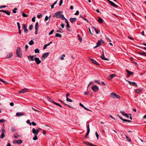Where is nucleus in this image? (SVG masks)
<instances>
[{"label":"nucleus","mask_w":146,"mask_h":146,"mask_svg":"<svg viewBox=\"0 0 146 146\" xmlns=\"http://www.w3.org/2000/svg\"><path fill=\"white\" fill-rule=\"evenodd\" d=\"M90 60L92 63L95 64H96L97 65H99V64L98 63V62H97L96 61L94 60L93 59H92L91 58H90Z\"/></svg>","instance_id":"ddd939ff"},{"label":"nucleus","mask_w":146,"mask_h":146,"mask_svg":"<svg viewBox=\"0 0 146 146\" xmlns=\"http://www.w3.org/2000/svg\"><path fill=\"white\" fill-rule=\"evenodd\" d=\"M31 124H32L33 126H35L36 125V123L34 121H33L31 123Z\"/></svg>","instance_id":"6e6d98bb"},{"label":"nucleus","mask_w":146,"mask_h":146,"mask_svg":"<svg viewBox=\"0 0 146 146\" xmlns=\"http://www.w3.org/2000/svg\"><path fill=\"white\" fill-rule=\"evenodd\" d=\"M28 47H29L28 46L27 44H26L25 45V50H27V49L28 48Z\"/></svg>","instance_id":"0e129e2a"},{"label":"nucleus","mask_w":146,"mask_h":146,"mask_svg":"<svg viewBox=\"0 0 146 146\" xmlns=\"http://www.w3.org/2000/svg\"><path fill=\"white\" fill-rule=\"evenodd\" d=\"M120 112L121 113L126 117L127 118H128L129 117V116L128 114L127 113H125L123 111H121Z\"/></svg>","instance_id":"2eb2a0df"},{"label":"nucleus","mask_w":146,"mask_h":146,"mask_svg":"<svg viewBox=\"0 0 146 146\" xmlns=\"http://www.w3.org/2000/svg\"><path fill=\"white\" fill-rule=\"evenodd\" d=\"M35 56H29L28 57V59L29 61H33Z\"/></svg>","instance_id":"4468645a"},{"label":"nucleus","mask_w":146,"mask_h":146,"mask_svg":"<svg viewBox=\"0 0 146 146\" xmlns=\"http://www.w3.org/2000/svg\"><path fill=\"white\" fill-rule=\"evenodd\" d=\"M54 30H52L49 33V34L50 35H51L52 34V33H53V32H54Z\"/></svg>","instance_id":"8fccbe9b"},{"label":"nucleus","mask_w":146,"mask_h":146,"mask_svg":"<svg viewBox=\"0 0 146 146\" xmlns=\"http://www.w3.org/2000/svg\"><path fill=\"white\" fill-rule=\"evenodd\" d=\"M116 94L113 92H111L110 94V97L113 98H115Z\"/></svg>","instance_id":"b1692460"},{"label":"nucleus","mask_w":146,"mask_h":146,"mask_svg":"<svg viewBox=\"0 0 146 146\" xmlns=\"http://www.w3.org/2000/svg\"><path fill=\"white\" fill-rule=\"evenodd\" d=\"M123 121L124 122H131V121L126 119H123Z\"/></svg>","instance_id":"a19ab883"},{"label":"nucleus","mask_w":146,"mask_h":146,"mask_svg":"<svg viewBox=\"0 0 146 146\" xmlns=\"http://www.w3.org/2000/svg\"><path fill=\"white\" fill-rule=\"evenodd\" d=\"M62 12L61 11H58L56 13H55L54 16L56 17L57 18H58V17L60 16V15H61V13H62Z\"/></svg>","instance_id":"0eeeda50"},{"label":"nucleus","mask_w":146,"mask_h":146,"mask_svg":"<svg viewBox=\"0 0 146 146\" xmlns=\"http://www.w3.org/2000/svg\"><path fill=\"white\" fill-rule=\"evenodd\" d=\"M111 3L110 4L111 6H113V7L115 8H117L118 7V5H116L112 1L111 2Z\"/></svg>","instance_id":"5701e85b"},{"label":"nucleus","mask_w":146,"mask_h":146,"mask_svg":"<svg viewBox=\"0 0 146 146\" xmlns=\"http://www.w3.org/2000/svg\"><path fill=\"white\" fill-rule=\"evenodd\" d=\"M63 3V1L62 0H60V3H59V6H61L62 5V3Z\"/></svg>","instance_id":"13d9d810"},{"label":"nucleus","mask_w":146,"mask_h":146,"mask_svg":"<svg viewBox=\"0 0 146 146\" xmlns=\"http://www.w3.org/2000/svg\"><path fill=\"white\" fill-rule=\"evenodd\" d=\"M40 128H39L37 129H36L34 128L32 129V132L34 135H37L38 133L41 130Z\"/></svg>","instance_id":"f03ea898"},{"label":"nucleus","mask_w":146,"mask_h":146,"mask_svg":"<svg viewBox=\"0 0 146 146\" xmlns=\"http://www.w3.org/2000/svg\"><path fill=\"white\" fill-rule=\"evenodd\" d=\"M66 27H67V28H70V27L69 25V23H67V25H66Z\"/></svg>","instance_id":"e2e57ef3"},{"label":"nucleus","mask_w":146,"mask_h":146,"mask_svg":"<svg viewBox=\"0 0 146 146\" xmlns=\"http://www.w3.org/2000/svg\"><path fill=\"white\" fill-rule=\"evenodd\" d=\"M42 15L41 14H40V15H38L37 16V17L39 19H40L42 17Z\"/></svg>","instance_id":"09e8293b"},{"label":"nucleus","mask_w":146,"mask_h":146,"mask_svg":"<svg viewBox=\"0 0 146 146\" xmlns=\"http://www.w3.org/2000/svg\"><path fill=\"white\" fill-rule=\"evenodd\" d=\"M27 89L26 88H25L23 89L22 90L20 91L19 92V94H21V93H25L26 92H27Z\"/></svg>","instance_id":"dca6fc26"},{"label":"nucleus","mask_w":146,"mask_h":146,"mask_svg":"<svg viewBox=\"0 0 146 146\" xmlns=\"http://www.w3.org/2000/svg\"><path fill=\"white\" fill-rule=\"evenodd\" d=\"M21 49L19 47H17L16 50V54L17 57L21 58L22 56Z\"/></svg>","instance_id":"f257e3e1"},{"label":"nucleus","mask_w":146,"mask_h":146,"mask_svg":"<svg viewBox=\"0 0 146 146\" xmlns=\"http://www.w3.org/2000/svg\"><path fill=\"white\" fill-rule=\"evenodd\" d=\"M34 60L36 63L38 64H39L41 62V60L38 58H35Z\"/></svg>","instance_id":"6e6552de"},{"label":"nucleus","mask_w":146,"mask_h":146,"mask_svg":"<svg viewBox=\"0 0 146 146\" xmlns=\"http://www.w3.org/2000/svg\"><path fill=\"white\" fill-rule=\"evenodd\" d=\"M58 18H60L62 20H64V19H65V18L64 17V15L63 14L60 15V16L58 17Z\"/></svg>","instance_id":"a878e982"},{"label":"nucleus","mask_w":146,"mask_h":146,"mask_svg":"<svg viewBox=\"0 0 146 146\" xmlns=\"http://www.w3.org/2000/svg\"><path fill=\"white\" fill-rule=\"evenodd\" d=\"M55 36L56 37H58L60 38H61L62 37V35L61 34L58 33H56V34Z\"/></svg>","instance_id":"72a5a7b5"},{"label":"nucleus","mask_w":146,"mask_h":146,"mask_svg":"<svg viewBox=\"0 0 146 146\" xmlns=\"http://www.w3.org/2000/svg\"><path fill=\"white\" fill-rule=\"evenodd\" d=\"M22 28L24 29V32L25 33H27L28 32V30L27 29V26L25 24L22 25Z\"/></svg>","instance_id":"39448f33"},{"label":"nucleus","mask_w":146,"mask_h":146,"mask_svg":"<svg viewBox=\"0 0 146 146\" xmlns=\"http://www.w3.org/2000/svg\"><path fill=\"white\" fill-rule=\"evenodd\" d=\"M129 83V84L135 87H137V85L136 83L133 82H131L130 81H128Z\"/></svg>","instance_id":"1a4fd4ad"},{"label":"nucleus","mask_w":146,"mask_h":146,"mask_svg":"<svg viewBox=\"0 0 146 146\" xmlns=\"http://www.w3.org/2000/svg\"><path fill=\"white\" fill-rule=\"evenodd\" d=\"M76 20L77 19L75 18H71L70 19V20L72 23L75 22Z\"/></svg>","instance_id":"aec40b11"},{"label":"nucleus","mask_w":146,"mask_h":146,"mask_svg":"<svg viewBox=\"0 0 146 146\" xmlns=\"http://www.w3.org/2000/svg\"><path fill=\"white\" fill-rule=\"evenodd\" d=\"M33 28V25H31L29 27V29L30 30H32Z\"/></svg>","instance_id":"49530a36"},{"label":"nucleus","mask_w":146,"mask_h":146,"mask_svg":"<svg viewBox=\"0 0 146 146\" xmlns=\"http://www.w3.org/2000/svg\"><path fill=\"white\" fill-rule=\"evenodd\" d=\"M35 17H34L32 19V21L33 22H35Z\"/></svg>","instance_id":"864d4df0"},{"label":"nucleus","mask_w":146,"mask_h":146,"mask_svg":"<svg viewBox=\"0 0 146 146\" xmlns=\"http://www.w3.org/2000/svg\"><path fill=\"white\" fill-rule=\"evenodd\" d=\"M47 100L49 102H52L53 103H54V101L51 98L48 96H47Z\"/></svg>","instance_id":"c85d7f7f"},{"label":"nucleus","mask_w":146,"mask_h":146,"mask_svg":"<svg viewBox=\"0 0 146 146\" xmlns=\"http://www.w3.org/2000/svg\"><path fill=\"white\" fill-rule=\"evenodd\" d=\"M35 52L36 53H39V50L38 48H37L35 50Z\"/></svg>","instance_id":"ea45409f"},{"label":"nucleus","mask_w":146,"mask_h":146,"mask_svg":"<svg viewBox=\"0 0 146 146\" xmlns=\"http://www.w3.org/2000/svg\"><path fill=\"white\" fill-rule=\"evenodd\" d=\"M100 45V40H99L97 43L96 45L94 47V48H96L98 46H99Z\"/></svg>","instance_id":"bb28decb"},{"label":"nucleus","mask_w":146,"mask_h":146,"mask_svg":"<svg viewBox=\"0 0 146 146\" xmlns=\"http://www.w3.org/2000/svg\"><path fill=\"white\" fill-rule=\"evenodd\" d=\"M100 58L103 60H108L109 59L104 57V54H102V55L100 56Z\"/></svg>","instance_id":"4be33fe9"},{"label":"nucleus","mask_w":146,"mask_h":146,"mask_svg":"<svg viewBox=\"0 0 146 146\" xmlns=\"http://www.w3.org/2000/svg\"><path fill=\"white\" fill-rule=\"evenodd\" d=\"M100 40V43L101 42V43H104V44H105L104 41L102 39H101Z\"/></svg>","instance_id":"774afa93"},{"label":"nucleus","mask_w":146,"mask_h":146,"mask_svg":"<svg viewBox=\"0 0 146 146\" xmlns=\"http://www.w3.org/2000/svg\"><path fill=\"white\" fill-rule=\"evenodd\" d=\"M95 134H96V137L97 138V139H99V135L98 134V133L96 131V132Z\"/></svg>","instance_id":"de8ad7c7"},{"label":"nucleus","mask_w":146,"mask_h":146,"mask_svg":"<svg viewBox=\"0 0 146 146\" xmlns=\"http://www.w3.org/2000/svg\"><path fill=\"white\" fill-rule=\"evenodd\" d=\"M12 53H9L7 55L6 58H9L11 57L12 56Z\"/></svg>","instance_id":"393cba45"},{"label":"nucleus","mask_w":146,"mask_h":146,"mask_svg":"<svg viewBox=\"0 0 146 146\" xmlns=\"http://www.w3.org/2000/svg\"><path fill=\"white\" fill-rule=\"evenodd\" d=\"M116 76V74H110L108 77V79L110 80H111L113 77Z\"/></svg>","instance_id":"f3484780"},{"label":"nucleus","mask_w":146,"mask_h":146,"mask_svg":"<svg viewBox=\"0 0 146 146\" xmlns=\"http://www.w3.org/2000/svg\"><path fill=\"white\" fill-rule=\"evenodd\" d=\"M92 28L94 30V31L96 32V33L97 34H98L99 33V31L97 30H96V28L94 27H93V26L92 27Z\"/></svg>","instance_id":"473e14b6"},{"label":"nucleus","mask_w":146,"mask_h":146,"mask_svg":"<svg viewBox=\"0 0 146 146\" xmlns=\"http://www.w3.org/2000/svg\"><path fill=\"white\" fill-rule=\"evenodd\" d=\"M54 104L56 105L59 107H62V106L61 105H60V104H58V103L56 102H54V103H53Z\"/></svg>","instance_id":"4c0bfd02"},{"label":"nucleus","mask_w":146,"mask_h":146,"mask_svg":"<svg viewBox=\"0 0 146 146\" xmlns=\"http://www.w3.org/2000/svg\"><path fill=\"white\" fill-rule=\"evenodd\" d=\"M12 131L13 132L15 131H16V129L15 127H12L11 128Z\"/></svg>","instance_id":"c03bdc74"},{"label":"nucleus","mask_w":146,"mask_h":146,"mask_svg":"<svg viewBox=\"0 0 146 146\" xmlns=\"http://www.w3.org/2000/svg\"><path fill=\"white\" fill-rule=\"evenodd\" d=\"M87 133L85 136V138H86L87 137V136L88 135V134L90 132V129L89 124H88L87 125Z\"/></svg>","instance_id":"9b49d317"},{"label":"nucleus","mask_w":146,"mask_h":146,"mask_svg":"<svg viewBox=\"0 0 146 146\" xmlns=\"http://www.w3.org/2000/svg\"><path fill=\"white\" fill-rule=\"evenodd\" d=\"M87 133L85 136V138H86L87 137V136L88 135V134L90 132V129L89 124H88L87 125Z\"/></svg>","instance_id":"f8f14e48"},{"label":"nucleus","mask_w":146,"mask_h":146,"mask_svg":"<svg viewBox=\"0 0 146 146\" xmlns=\"http://www.w3.org/2000/svg\"><path fill=\"white\" fill-rule=\"evenodd\" d=\"M0 81L4 83L7 82L6 81H4L1 78H0Z\"/></svg>","instance_id":"603ef678"},{"label":"nucleus","mask_w":146,"mask_h":146,"mask_svg":"<svg viewBox=\"0 0 146 146\" xmlns=\"http://www.w3.org/2000/svg\"><path fill=\"white\" fill-rule=\"evenodd\" d=\"M98 22L100 23H102L103 22V20L102 18L100 17L98 19Z\"/></svg>","instance_id":"c756f323"},{"label":"nucleus","mask_w":146,"mask_h":146,"mask_svg":"<svg viewBox=\"0 0 146 146\" xmlns=\"http://www.w3.org/2000/svg\"><path fill=\"white\" fill-rule=\"evenodd\" d=\"M48 17L47 16H46V17H45L44 20L46 21H47L48 20Z\"/></svg>","instance_id":"680f3d73"},{"label":"nucleus","mask_w":146,"mask_h":146,"mask_svg":"<svg viewBox=\"0 0 146 146\" xmlns=\"http://www.w3.org/2000/svg\"><path fill=\"white\" fill-rule=\"evenodd\" d=\"M138 54L140 55L146 56V52H143L142 53L141 52H138Z\"/></svg>","instance_id":"cd10ccee"},{"label":"nucleus","mask_w":146,"mask_h":146,"mask_svg":"<svg viewBox=\"0 0 146 146\" xmlns=\"http://www.w3.org/2000/svg\"><path fill=\"white\" fill-rule=\"evenodd\" d=\"M143 90V89L142 88H140L139 89H136L135 90V92L137 93H139L141 92Z\"/></svg>","instance_id":"412c9836"},{"label":"nucleus","mask_w":146,"mask_h":146,"mask_svg":"<svg viewBox=\"0 0 146 146\" xmlns=\"http://www.w3.org/2000/svg\"><path fill=\"white\" fill-rule=\"evenodd\" d=\"M120 98V96L118 95H117L116 94V96H115V98Z\"/></svg>","instance_id":"052dcab7"},{"label":"nucleus","mask_w":146,"mask_h":146,"mask_svg":"<svg viewBox=\"0 0 146 146\" xmlns=\"http://www.w3.org/2000/svg\"><path fill=\"white\" fill-rule=\"evenodd\" d=\"M0 12H3L8 15H10V12L8 10H0Z\"/></svg>","instance_id":"9d476101"},{"label":"nucleus","mask_w":146,"mask_h":146,"mask_svg":"<svg viewBox=\"0 0 146 146\" xmlns=\"http://www.w3.org/2000/svg\"><path fill=\"white\" fill-rule=\"evenodd\" d=\"M6 7H7V6L5 5L2 6H1L0 7V9L3 8H5Z\"/></svg>","instance_id":"69168bd1"},{"label":"nucleus","mask_w":146,"mask_h":146,"mask_svg":"<svg viewBox=\"0 0 146 146\" xmlns=\"http://www.w3.org/2000/svg\"><path fill=\"white\" fill-rule=\"evenodd\" d=\"M18 141L19 140H14L13 141V143H18V142L19 141Z\"/></svg>","instance_id":"3c124183"},{"label":"nucleus","mask_w":146,"mask_h":146,"mask_svg":"<svg viewBox=\"0 0 146 146\" xmlns=\"http://www.w3.org/2000/svg\"><path fill=\"white\" fill-rule=\"evenodd\" d=\"M49 54V52H46L45 53L43 54H42V57H41V59L42 60H44L45 58H47Z\"/></svg>","instance_id":"7ed1b4c3"},{"label":"nucleus","mask_w":146,"mask_h":146,"mask_svg":"<svg viewBox=\"0 0 146 146\" xmlns=\"http://www.w3.org/2000/svg\"><path fill=\"white\" fill-rule=\"evenodd\" d=\"M35 29H38V22H37L35 25Z\"/></svg>","instance_id":"2f4dec72"},{"label":"nucleus","mask_w":146,"mask_h":146,"mask_svg":"<svg viewBox=\"0 0 146 146\" xmlns=\"http://www.w3.org/2000/svg\"><path fill=\"white\" fill-rule=\"evenodd\" d=\"M24 115V113H23L17 112L16 113V115L17 117L23 116Z\"/></svg>","instance_id":"6ab92c4d"},{"label":"nucleus","mask_w":146,"mask_h":146,"mask_svg":"<svg viewBox=\"0 0 146 146\" xmlns=\"http://www.w3.org/2000/svg\"><path fill=\"white\" fill-rule=\"evenodd\" d=\"M79 14V11H77L76 13H75V15H77Z\"/></svg>","instance_id":"bf43d9fd"},{"label":"nucleus","mask_w":146,"mask_h":146,"mask_svg":"<svg viewBox=\"0 0 146 146\" xmlns=\"http://www.w3.org/2000/svg\"><path fill=\"white\" fill-rule=\"evenodd\" d=\"M29 44L30 45H32L34 44V41L33 40H31L29 42Z\"/></svg>","instance_id":"f704fd0d"},{"label":"nucleus","mask_w":146,"mask_h":146,"mask_svg":"<svg viewBox=\"0 0 146 146\" xmlns=\"http://www.w3.org/2000/svg\"><path fill=\"white\" fill-rule=\"evenodd\" d=\"M20 136L18 135L17 133H15L14 135V137L16 139H18Z\"/></svg>","instance_id":"7c9ffc66"},{"label":"nucleus","mask_w":146,"mask_h":146,"mask_svg":"<svg viewBox=\"0 0 146 146\" xmlns=\"http://www.w3.org/2000/svg\"><path fill=\"white\" fill-rule=\"evenodd\" d=\"M22 15L23 16L25 17H29L28 15L24 13H22Z\"/></svg>","instance_id":"e433bc0d"},{"label":"nucleus","mask_w":146,"mask_h":146,"mask_svg":"<svg viewBox=\"0 0 146 146\" xmlns=\"http://www.w3.org/2000/svg\"><path fill=\"white\" fill-rule=\"evenodd\" d=\"M94 81L95 82H96V83H98V84H100V81L99 80H95Z\"/></svg>","instance_id":"4d7b16f0"},{"label":"nucleus","mask_w":146,"mask_h":146,"mask_svg":"<svg viewBox=\"0 0 146 146\" xmlns=\"http://www.w3.org/2000/svg\"><path fill=\"white\" fill-rule=\"evenodd\" d=\"M6 121V120L4 119H0V123H4Z\"/></svg>","instance_id":"58836bf2"},{"label":"nucleus","mask_w":146,"mask_h":146,"mask_svg":"<svg viewBox=\"0 0 146 146\" xmlns=\"http://www.w3.org/2000/svg\"><path fill=\"white\" fill-rule=\"evenodd\" d=\"M35 136L33 138V139L34 140H36L38 138L37 136V135H34Z\"/></svg>","instance_id":"79ce46f5"},{"label":"nucleus","mask_w":146,"mask_h":146,"mask_svg":"<svg viewBox=\"0 0 146 146\" xmlns=\"http://www.w3.org/2000/svg\"><path fill=\"white\" fill-rule=\"evenodd\" d=\"M66 100L67 101L69 102H72V100L69 99L68 97H67V98H66Z\"/></svg>","instance_id":"c9c22d12"},{"label":"nucleus","mask_w":146,"mask_h":146,"mask_svg":"<svg viewBox=\"0 0 146 146\" xmlns=\"http://www.w3.org/2000/svg\"><path fill=\"white\" fill-rule=\"evenodd\" d=\"M18 140H19V141H19L18 142L19 143H17L18 144H19V145L20 144L23 143V141L21 139H20Z\"/></svg>","instance_id":"a18cd8bd"},{"label":"nucleus","mask_w":146,"mask_h":146,"mask_svg":"<svg viewBox=\"0 0 146 146\" xmlns=\"http://www.w3.org/2000/svg\"><path fill=\"white\" fill-rule=\"evenodd\" d=\"M126 71L127 73V76L128 77L130 76V75H131L133 73V72L130 71L127 69L126 70Z\"/></svg>","instance_id":"a211bd4d"},{"label":"nucleus","mask_w":146,"mask_h":146,"mask_svg":"<svg viewBox=\"0 0 146 146\" xmlns=\"http://www.w3.org/2000/svg\"><path fill=\"white\" fill-rule=\"evenodd\" d=\"M17 9L16 8H14L12 10L13 13H16V11L17 10Z\"/></svg>","instance_id":"37998d69"},{"label":"nucleus","mask_w":146,"mask_h":146,"mask_svg":"<svg viewBox=\"0 0 146 146\" xmlns=\"http://www.w3.org/2000/svg\"><path fill=\"white\" fill-rule=\"evenodd\" d=\"M92 89L94 92H96L98 90L99 88L96 85H94L92 87Z\"/></svg>","instance_id":"20e7f679"},{"label":"nucleus","mask_w":146,"mask_h":146,"mask_svg":"<svg viewBox=\"0 0 146 146\" xmlns=\"http://www.w3.org/2000/svg\"><path fill=\"white\" fill-rule=\"evenodd\" d=\"M58 101H59L60 102H61L64 105H65V104L63 101L62 100H59Z\"/></svg>","instance_id":"338daca9"},{"label":"nucleus","mask_w":146,"mask_h":146,"mask_svg":"<svg viewBox=\"0 0 146 146\" xmlns=\"http://www.w3.org/2000/svg\"><path fill=\"white\" fill-rule=\"evenodd\" d=\"M4 126L3 127V129H2V133L1 136V138L2 139L3 138L5 137L4 133L5 132V131L4 129Z\"/></svg>","instance_id":"423d86ee"},{"label":"nucleus","mask_w":146,"mask_h":146,"mask_svg":"<svg viewBox=\"0 0 146 146\" xmlns=\"http://www.w3.org/2000/svg\"><path fill=\"white\" fill-rule=\"evenodd\" d=\"M27 123H28V124H29L30 125H31V123H30V121H29V120H28L27 121Z\"/></svg>","instance_id":"5fc2aeb1"}]
</instances>
